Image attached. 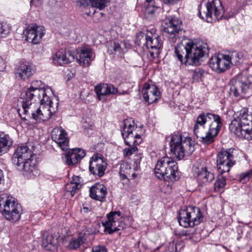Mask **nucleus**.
<instances>
[{"mask_svg": "<svg viewBox=\"0 0 252 252\" xmlns=\"http://www.w3.org/2000/svg\"><path fill=\"white\" fill-rule=\"evenodd\" d=\"M34 3V0H31V5H33Z\"/></svg>", "mask_w": 252, "mask_h": 252, "instance_id": "nucleus-55", "label": "nucleus"}, {"mask_svg": "<svg viewBox=\"0 0 252 252\" xmlns=\"http://www.w3.org/2000/svg\"><path fill=\"white\" fill-rule=\"evenodd\" d=\"M138 149L136 145L131 146L129 147L128 148L125 149L124 150V154L125 156H130L134 153H136Z\"/></svg>", "mask_w": 252, "mask_h": 252, "instance_id": "nucleus-40", "label": "nucleus"}, {"mask_svg": "<svg viewBox=\"0 0 252 252\" xmlns=\"http://www.w3.org/2000/svg\"><path fill=\"white\" fill-rule=\"evenodd\" d=\"M0 211L6 220L12 222L18 221L22 214L20 205L12 196L5 193L0 195Z\"/></svg>", "mask_w": 252, "mask_h": 252, "instance_id": "nucleus-5", "label": "nucleus"}, {"mask_svg": "<svg viewBox=\"0 0 252 252\" xmlns=\"http://www.w3.org/2000/svg\"><path fill=\"white\" fill-rule=\"evenodd\" d=\"M80 177L78 176H74L72 177V180L70 182V184L77 185L81 186L80 185Z\"/></svg>", "mask_w": 252, "mask_h": 252, "instance_id": "nucleus-46", "label": "nucleus"}, {"mask_svg": "<svg viewBox=\"0 0 252 252\" xmlns=\"http://www.w3.org/2000/svg\"><path fill=\"white\" fill-rule=\"evenodd\" d=\"M53 92L46 89H30L22 94L24 113L37 122L48 120L58 110V102L54 103L51 98Z\"/></svg>", "mask_w": 252, "mask_h": 252, "instance_id": "nucleus-1", "label": "nucleus"}, {"mask_svg": "<svg viewBox=\"0 0 252 252\" xmlns=\"http://www.w3.org/2000/svg\"><path fill=\"white\" fill-rule=\"evenodd\" d=\"M140 127V128H141V130L143 131V133H144V131H143V126L142 125H140V126H137L136 124H135V126L134 127V134H135V132H137V133H139L141 131L140 129H139L138 127Z\"/></svg>", "mask_w": 252, "mask_h": 252, "instance_id": "nucleus-50", "label": "nucleus"}, {"mask_svg": "<svg viewBox=\"0 0 252 252\" xmlns=\"http://www.w3.org/2000/svg\"><path fill=\"white\" fill-rule=\"evenodd\" d=\"M35 71V67L33 64L30 63H22L16 70V76L25 80L31 77Z\"/></svg>", "mask_w": 252, "mask_h": 252, "instance_id": "nucleus-25", "label": "nucleus"}, {"mask_svg": "<svg viewBox=\"0 0 252 252\" xmlns=\"http://www.w3.org/2000/svg\"><path fill=\"white\" fill-rule=\"evenodd\" d=\"M204 73V71L200 69H196L193 71L192 78L194 79H198L200 78Z\"/></svg>", "mask_w": 252, "mask_h": 252, "instance_id": "nucleus-43", "label": "nucleus"}, {"mask_svg": "<svg viewBox=\"0 0 252 252\" xmlns=\"http://www.w3.org/2000/svg\"><path fill=\"white\" fill-rule=\"evenodd\" d=\"M107 52L109 54H115L120 55L123 53L121 44L115 41H110L107 43Z\"/></svg>", "mask_w": 252, "mask_h": 252, "instance_id": "nucleus-31", "label": "nucleus"}, {"mask_svg": "<svg viewBox=\"0 0 252 252\" xmlns=\"http://www.w3.org/2000/svg\"><path fill=\"white\" fill-rule=\"evenodd\" d=\"M123 123L124 125L121 133L125 144L129 147L140 144L142 141L141 135L143 134V131L141 130L139 133H133L135 126V121L130 119L124 121ZM138 128L141 130L140 127Z\"/></svg>", "mask_w": 252, "mask_h": 252, "instance_id": "nucleus-8", "label": "nucleus"}, {"mask_svg": "<svg viewBox=\"0 0 252 252\" xmlns=\"http://www.w3.org/2000/svg\"><path fill=\"white\" fill-rule=\"evenodd\" d=\"M208 50L206 43L201 40H189L178 44L175 48L174 54L181 64L197 65L200 59L208 54Z\"/></svg>", "mask_w": 252, "mask_h": 252, "instance_id": "nucleus-2", "label": "nucleus"}, {"mask_svg": "<svg viewBox=\"0 0 252 252\" xmlns=\"http://www.w3.org/2000/svg\"><path fill=\"white\" fill-rule=\"evenodd\" d=\"M132 177H133V178H134L135 177H136V174H135V173H133V174H132Z\"/></svg>", "mask_w": 252, "mask_h": 252, "instance_id": "nucleus-56", "label": "nucleus"}, {"mask_svg": "<svg viewBox=\"0 0 252 252\" xmlns=\"http://www.w3.org/2000/svg\"><path fill=\"white\" fill-rule=\"evenodd\" d=\"M74 55L71 51H58L53 57V63L56 65H63L73 61Z\"/></svg>", "mask_w": 252, "mask_h": 252, "instance_id": "nucleus-24", "label": "nucleus"}, {"mask_svg": "<svg viewBox=\"0 0 252 252\" xmlns=\"http://www.w3.org/2000/svg\"><path fill=\"white\" fill-rule=\"evenodd\" d=\"M1 178H2V170H0V184H1Z\"/></svg>", "mask_w": 252, "mask_h": 252, "instance_id": "nucleus-53", "label": "nucleus"}, {"mask_svg": "<svg viewBox=\"0 0 252 252\" xmlns=\"http://www.w3.org/2000/svg\"><path fill=\"white\" fill-rule=\"evenodd\" d=\"M0 63L3 64V62L0 58ZM0 70H1V69H0Z\"/></svg>", "mask_w": 252, "mask_h": 252, "instance_id": "nucleus-54", "label": "nucleus"}, {"mask_svg": "<svg viewBox=\"0 0 252 252\" xmlns=\"http://www.w3.org/2000/svg\"><path fill=\"white\" fill-rule=\"evenodd\" d=\"M140 37L143 38V40H145L146 42L144 44L146 45V48L152 50L149 51L151 57L155 58L156 56H158L159 49L161 46V40L159 39V37L156 34H153L149 32L146 33H140L137 38H139Z\"/></svg>", "mask_w": 252, "mask_h": 252, "instance_id": "nucleus-11", "label": "nucleus"}, {"mask_svg": "<svg viewBox=\"0 0 252 252\" xmlns=\"http://www.w3.org/2000/svg\"><path fill=\"white\" fill-rule=\"evenodd\" d=\"M92 7H96L99 10H103L109 2V0H89Z\"/></svg>", "mask_w": 252, "mask_h": 252, "instance_id": "nucleus-35", "label": "nucleus"}, {"mask_svg": "<svg viewBox=\"0 0 252 252\" xmlns=\"http://www.w3.org/2000/svg\"><path fill=\"white\" fill-rule=\"evenodd\" d=\"M92 52L91 49L83 47L77 51L76 56L77 62L84 67L90 65L92 61Z\"/></svg>", "mask_w": 252, "mask_h": 252, "instance_id": "nucleus-26", "label": "nucleus"}, {"mask_svg": "<svg viewBox=\"0 0 252 252\" xmlns=\"http://www.w3.org/2000/svg\"><path fill=\"white\" fill-rule=\"evenodd\" d=\"M74 153L76 154V155L80 160H81L86 155L85 152L84 150L78 148L73 149Z\"/></svg>", "mask_w": 252, "mask_h": 252, "instance_id": "nucleus-42", "label": "nucleus"}, {"mask_svg": "<svg viewBox=\"0 0 252 252\" xmlns=\"http://www.w3.org/2000/svg\"><path fill=\"white\" fill-rule=\"evenodd\" d=\"M42 82L40 81H33L31 84L30 89H46V88H41Z\"/></svg>", "mask_w": 252, "mask_h": 252, "instance_id": "nucleus-41", "label": "nucleus"}, {"mask_svg": "<svg viewBox=\"0 0 252 252\" xmlns=\"http://www.w3.org/2000/svg\"><path fill=\"white\" fill-rule=\"evenodd\" d=\"M77 2L79 4L80 6L86 7L88 5V0H77Z\"/></svg>", "mask_w": 252, "mask_h": 252, "instance_id": "nucleus-49", "label": "nucleus"}, {"mask_svg": "<svg viewBox=\"0 0 252 252\" xmlns=\"http://www.w3.org/2000/svg\"><path fill=\"white\" fill-rule=\"evenodd\" d=\"M194 175L196 176L198 183L201 185H206L212 182L214 174L208 171L206 167H196L193 168Z\"/></svg>", "mask_w": 252, "mask_h": 252, "instance_id": "nucleus-23", "label": "nucleus"}, {"mask_svg": "<svg viewBox=\"0 0 252 252\" xmlns=\"http://www.w3.org/2000/svg\"><path fill=\"white\" fill-rule=\"evenodd\" d=\"M163 252H176L174 244H170L168 247L165 248Z\"/></svg>", "mask_w": 252, "mask_h": 252, "instance_id": "nucleus-48", "label": "nucleus"}, {"mask_svg": "<svg viewBox=\"0 0 252 252\" xmlns=\"http://www.w3.org/2000/svg\"><path fill=\"white\" fill-rule=\"evenodd\" d=\"M107 217L108 220L102 222L105 231L110 234L120 230L119 222L123 218L120 211H111L107 215Z\"/></svg>", "mask_w": 252, "mask_h": 252, "instance_id": "nucleus-15", "label": "nucleus"}, {"mask_svg": "<svg viewBox=\"0 0 252 252\" xmlns=\"http://www.w3.org/2000/svg\"><path fill=\"white\" fill-rule=\"evenodd\" d=\"M206 122L203 113L200 114L196 119L193 127L194 134L199 141L205 145H210L212 143V139L208 134V130L205 129Z\"/></svg>", "mask_w": 252, "mask_h": 252, "instance_id": "nucleus-13", "label": "nucleus"}, {"mask_svg": "<svg viewBox=\"0 0 252 252\" xmlns=\"http://www.w3.org/2000/svg\"><path fill=\"white\" fill-rule=\"evenodd\" d=\"M92 252H107V250L104 246H97L93 248Z\"/></svg>", "mask_w": 252, "mask_h": 252, "instance_id": "nucleus-45", "label": "nucleus"}, {"mask_svg": "<svg viewBox=\"0 0 252 252\" xmlns=\"http://www.w3.org/2000/svg\"><path fill=\"white\" fill-rule=\"evenodd\" d=\"M107 194V188L103 184H95L90 189V196L95 200L102 202Z\"/></svg>", "mask_w": 252, "mask_h": 252, "instance_id": "nucleus-27", "label": "nucleus"}, {"mask_svg": "<svg viewBox=\"0 0 252 252\" xmlns=\"http://www.w3.org/2000/svg\"><path fill=\"white\" fill-rule=\"evenodd\" d=\"M33 156L32 151L27 146H19L13 154L12 161L17 165L20 163L32 158Z\"/></svg>", "mask_w": 252, "mask_h": 252, "instance_id": "nucleus-21", "label": "nucleus"}, {"mask_svg": "<svg viewBox=\"0 0 252 252\" xmlns=\"http://www.w3.org/2000/svg\"><path fill=\"white\" fill-rule=\"evenodd\" d=\"M85 239L82 236L77 238H72L68 242L67 247L70 249H76L84 243Z\"/></svg>", "mask_w": 252, "mask_h": 252, "instance_id": "nucleus-33", "label": "nucleus"}, {"mask_svg": "<svg viewBox=\"0 0 252 252\" xmlns=\"http://www.w3.org/2000/svg\"><path fill=\"white\" fill-rule=\"evenodd\" d=\"M59 236L58 235L48 234L43 236L42 246L48 251H54L58 248L59 242Z\"/></svg>", "mask_w": 252, "mask_h": 252, "instance_id": "nucleus-29", "label": "nucleus"}, {"mask_svg": "<svg viewBox=\"0 0 252 252\" xmlns=\"http://www.w3.org/2000/svg\"><path fill=\"white\" fill-rule=\"evenodd\" d=\"M154 172L157 178L169 182H174L178 179L177 163L168 157H163L158 161Z\"/></svg>", "mask_w": 252, "mask_h": 252, "instance_id": "nucleus-4", "label": "nucleus"}, {"mask_svg": "<svg viewBox=\"0 0 252 252\" xmlns=\"http://www.w3.org/2000/svg\"><path fill=\"white\" fill-rule=\"evenodd\" d=\"M226 185V180L224 178L222 175L218 176L217 180L216 181L214 187L216 191H219L221 189H222L224 188Z\"/></svg>", "mask_w": 252, "mask_h": 252, "instance_id": "nucleus-36", "label": "nucleus"}, {"mask_svg": "<svg viewBox=\"0 0 252 252\" xmlns=\"http://www.w3.org/2000/svg\"><path fill=\"white\" fill-rule=\"evenodd\" d=\"M249 252H252V248L251 249V250H250Z\"/></svg>", "mask_w": 252, "mask_h": 252, "instance_id": "nucleus-57", "label": "nucleus"}, {"mask_svg": "<svg viewBox=\"0 0 252 252\" xmlns=\"http://www.w3.org/2000/svg\"><path fill=\"white\" fill-rule=\"evenodd\" d=\"M10 30V28L6 23H0V37H5L9 33Z\"/></svg>", "mask_w": 252, "mask_h": 252, "instance_id": "nucleus-37", "label": "nucleus"}, {"mask_svg": "<svg viewBox=\"0 0 252 252\" xmlns=\"http://www.w3.org/2000/svg\"><path fill=\"white\" fill-rule=\"evenodd\" d=\"M16 165L19 171H22L25 176L30 178H34L39 174L35 161H33L32 158L26 160Z\"/></svg>", "mask_w": 252, "mask_h": 252, "instance_id": "nucleus-19", "label": "nucleus"}, {"mask_svg": "<svg viewBox=\"0 0 252 252\" xmlns=\"http://www.w3.org/2000/svg\"><path fill=\"white\" fill-rule=\"evenodd\" d=\"M26 40L34 44L39 43L45 34V29L42 26L36 24L29 26L25 31Z\"/></svg>", "mask_w": 252, "mask_h": 252, "instance_id": "nucleus-17", "label": "nucleus"}, {"mask_svg": "<svg viewBox=\"0 0 252 252\" xmlns=\"http://www.w3.org/2000/svg\"><path fill=\"white\" fill-rule=\"evenodd\" d=\"M160 7L158 6L153 5L152 7H149L146 10V13L148 14H153L156 13Z\"/></svg>", "mask_w": 252, "mask_h": 252, "instance_id": "nucleus-44", "label": "nucleus"}, {"mask_svg": "<svg viewBox=\"0 0 252 252\" xmlns=\"http://www.w3.org/2000/svg\"><path fill=\"white\" fill-rule=\"evenodd\" d=\"M125 167V165L123 164L121 166L120 174L121 176H122L124 178H127V174H129L127 171H126L124 170V167Z\"/></svg>", "mask_w": 252, "mask_h": 252, "instance_id": "nucleus-47", "label": "nucleus"}, {"mask_svg": "<svg viewBox=\"0 0 252 252\" xmlns=\"http://www.w3.org/2000/svg\"><path fill=\"white\" fill-rule=\"evenodd\" d=\"M181 21L176 18H171L165 20L162 31L168 34L170 38L174 37L181 29Z\"/></svg>", "mask_w": 252, "mask_h": 252, "instance_id": "nucleus-20", "label": "nucleus"}, {"mask_svg": "<svg viewBox=\"0 0 252 252\" xmlns=\"http://www.w3.org/2000/svg\"><path fill=\"white\" fill-rule=\"evenodd\" d=\"M234 149L230 148L221 150L217 156V163L219 172L223 174L229 171L230 168L235 164Z\"/></svg>", "mask_w": 252, "mask_h": 252, "instance_id": "nucleus-9", "label": "nucleus"}, {"mask_svg": "<svg viewBox=\"0 0 252 252\" xmlns=\"http://www.w3.org/2000/svg\"><path fill=\"white\" fill-rule=\"evenodd\" d=\"M198 16L207 21L211 22L213 19H221L224 14V11L220 0H208L203 6H198Z\"/></svg>", "mask_w": 252, "mask_h": 252, "instance_id": "nucleus-6", "label": "nucleus"}, {"mask_svg": "<svg viewBox=\"0 0 252 252\" xmlns=\"http://www.w3.org/2000/svg\"><path fill=\"white\" fill-rule=\"evenodd\" d=\"M170 147L171 153L180 160L192 154L194 151V142L189 136L174 133L170 139Z\"/></svg>", "mask_w": 252, "mask_h": 252, "instance_id": "nucleus-3", "label": "nucleus"}, {"mask_svg": "<svg viewBox=\"0 0 252 252\" xmlns=\"http://www.w3.org/2000/svg\"><path fill=\"white\" fill-rule=\"evenodd\" d=\"M226 55L219 54L213 56L209 61L210 67L217 73H222L231 66L229 60L226 58Z\"/></svg>", "mask_w": 252, "mask_h": 252, "instance_id": "nucleus-16", "label": "nucleus"}, {"mask_svg": "<svg viewBox=\"0 0 252 252\" xmlns=\"http://www.w3.org/2000/svg\"><path fill=\"white\" fill-rule=\"evenodd\" d=\"M179 1V0H163L165 3L168 4H174Z\"/></svg>", "mask_w": 252, "mask_h": 252, "instance_id": "nucleus-52", "label": "nucleus"}, {"mask_svg": "<svg viewBox=\"0 0 252 252\" xmlns=\"http://www.w3.org/2000/svg\"><path fill=\"white\" fill-rule=\"evenodd\" d=\"M51 138L63 151L69 148V139L67 133L62 127H57L52 132Z\"/></svg>", "mask_w": 252, "mask_h": 252, "instance_id": "nucleus-18", "label": "nucleus"}, {"mask_svg": "<svg viewBox=\"0 0 252 252\" xmlns=\"http://www.w3.org/2000/svg\"><path fill=\"white\" fill-rule=\"evenodd\" d=\"M238 13V11L236 10H234L232 12L231 11V13L230 14H229L228 15H227L226 14L224 16V17L226 18H230L231 17H233L234 16H235L236 14H237Z\"/></svg>", "mask_w": 252, "mask_h": 252, "instance_id": "nucleus-51", "label": "nucleus"}, {"mask_svg": "<svg viewBox=\"0 0 252 252\" xmlns=\"http://www.w3.org/2000/svg\"><path fill=\"white\" fill-rule=\"evenodd\" d=\"M94 91L99 100H101L104 96L110 94H115L117 92V89L113 85L109 84H100L96 86Z\"/></svg>", "mask_w": 252, "mask_h": 252, "instance_id": "nucleus-28", "label": "nucleus"}, {"mask_svg": "<svg viewBox=\"0 0 252 252\" xmlns=\"http://www.w3.org/2000/svg\"><path fill=\"white\" fill-rule=\"evenodd\" d=\"M12 144V139L8 134L0 133V156L7 152Z\"/></svg>", "mask_w": 252, "mask_h": 252, "instance_id": "nucleus-30", "label": "nucleus"}, {"mask_svg": "<svg viewBox=\"0 0 252 252\" xmlns=\"http://www.w3.org/2000/svg\"><path fill=\"white\" fill-rule=\"evenodd\" d=\"M229 93L235 97H243L252 93V82L245 78H238L231 81Z\"/></svg>", "mask_w": 252, "mask_h": 252, "instance_id": "nucleus-10", "label": "nucleus"}, {"mask_svg": "<svg viewBox=\"0 0 252 252\" xmlns=\"http://www.w3.org/2000/svg\"><path fill=\"white\" fill-rule=\"evenodd\" d=\"M203 220L200 209L196 207L189 206L179 212L178 221L184 227H193L199 224Z\"/></svg>", "mask_w": 252, "mask_h": 252, "instance_id": "nucleus-7", "label": "nucleus"}, {"mask_svg": "<svg viewBox=\"0 0 252 252\" xmlns=\"http://www.w3.org/2000/svg\"><path fill=\"white\" fill-rule=\"evenodd\" d=\"M80 187V186L77 185L76 184L75 185L69 183L67 185L66 187V189L68 191L70 192L71 196H73L77 190L79 189Z\"/></svg>", "mask_w": 252, "mask_h": 252, "instance_id": "nucleus-38", "label": "nucleus"}, {"mask_svg": "<svg viewBox=\"0 0 252 252\" xmlns=\"http://www.w3.org/2000/svg\"><path fill=\"white\" fill-rule=\"evenodd\" d=\"M107 167V163L104 160L101 155L94 154L89 162V170L94 176L99 177L103 176Z\"/></svg>", "mask_w": 252, "mask_h": 252, "instance_id": "nucleus-14", "label": "nucleus"}, {"mask_svg": "<svg viewBox=\"0 0 252 252\" xmlns=\"http://www.w3.org/2000/svg\"><path fill=\"white\" fill-rule=\"evenodd\" d=\"M251 176H252V169L246 173L241 174L240 176V181L245 183L249 180Z\"/></svg>", "mask_w": 252, "mask_h": 252, "instance_id": "nucleus-39", "label": "nucleus"}, {"mask_svg": "<svg viewBox=\"0 0 252 252\" xmlns=\"http://www.w3.org/2000/svg\"><path fill=\"white\" fill-rule=\"evenodd\" d=\"M142 93L144 100L149 104L158 100L160 95V92L158 87L155 85L151 86L148 83L144 84Z\"/></svg>", "mask_w": 252, "mask_h": 252, "instance_id": "nucleus-22", "label": "nucleus"}, {"mask_svg": "<svg viewBox=\"0 0 252 252\" xmlns=\"http://www.w3.org/2000/svg\"><path fill=\"white\" fill-rule=\"evenodd\" d=\"M226 56L230 66L237 64L243 58L242 54L236 51L232 52L228 55H226Z\"/></svg>", "mask_w": 252, "mask_h": 252, "instance_id": "nucleus-32", "label": "nucleus"}, {"mask_svg": "<svg viewBox=\"0 0 252 252\" xmlns=\"http://www.w3.org/2000/svg\"><path fill=\"white\" fill-rule=\"evenodd\" d=\"M206 124L209 126L208 134L212 139V143L218 135L222 125L220 117L218 115L210 113H203Z\"/></svg>", "mask_w": 252, "mask_h": 252, "instance_id": "nucleus-12", "label": "nucleus"}, {"mask_svg": "<svg viewBox=\"0 0 252 252\" xmlns=\"http://www.w3.org/2000/svg\"><path fill=\"white\" fill-rule=\"evenodd\" d=\"M65 160L66 163L68 165H74L77 163L78 161H80L76 154L74 153L73 151L72 152L69 151L66 154Z\"/></svg>", "mask_w": 252, "mask_h": 252, "instance_id": "nucleus-34", "label": "nucleus"}]
</instances>
